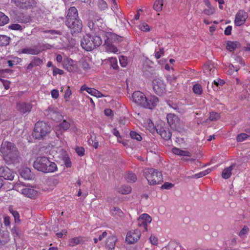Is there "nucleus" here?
Masks as SVG:
<instances>
[{
  "instance_id": "f257e3e1",
  "label": "nucleus",
  "mask_w": 250,
  "mask_h": 250,
  "mask_svg": "<svg viewBox=\"0 0 250 250\" xmlns=\"http://www.w3.org/2000/svg\"><path fill=\"white\" fill-rule=\"evenodd\" d=\"M0 152L6 164L14 165L20 163V153L13 143L8 141L3 142L0 146Z\"/></svg>"
},
{
  "instance_id": "f03ea898",
  "label": "nucleus",
  "mask_w": 250,
  "mask_h": 250,
  "mask_svg": "<svg viewBox=\"0 0 250 250\" xmlns=\"http://www.w3.org/2000/svg\"><path fill=\"white\" fill-rule=\"evenodd\" d=\"M33 167L38 171L44 173L54 172L57 168L54 162H51L44 156L37 157L33 163Z\"/></svg>"
},
{
  "instance_id": "7ed1b4c3",
  "label": "nucleus",
  "mask_w": 250,
  "mask_h": 250,
  "mask_svg": "<svg viewBox=\"0 0 250 250\" xmlns=\"http://www.w3.org/2000/svg\"><path fill=\"white\" fill-rule=\"evenodd\" d=\"M144 175L150 185L161 184L163 182L162 173L157 169L147 168L145 169Z\"/></svg>"
},
{
  "instance_id": "20e7f679",
  "label": "nucleus",
  "mask_w": 250,
  "mask_h": 250,
  "mask_svg": "<svg viewBox=\"0 0 250 250\" xmlns=\"http://www.w3.org/2000/svg\"><path fill=\"white\" fill-rule=\"evenodd\" d=\"M51 131V127L47 124L43 122H38L35 125L33 137L36 139H41L48 134Z\"/></svg>"
},
{
  "instance_id": "39448f33",
  "label": "nucleus",
  "mask_w": 250,
  "mask_h": 250,
  "mask_svg": "<svg viewBox=\"0 0 250 250\" xmlns=\"http://www.w3.org/2000/svg\"><path fill=\"white\" fill-rule=\"evenodd\" d=\"M66 25L69 28L72 35L81 32L82 29V21L79 19L71 21H65Z\"/></svg>"
},
{
  "instance_id": "423d86ee",
  "label": "nucleus",
  "mask_w": 250,
  "mask_h": 250,
  "mask_svg": "<svg viewBox=\"0 0 250 250\" xmlns=\"http://www.w3.org/2000/svg\"><path fill=\"white\" fill-rule=\"evenodd\" d=\"M152 86L154 92L159 96L166 92V84L160 79H154L152 81Z\"/></svg>"
},
{
  "instance_id": "0eeeda50",
  "label": "nucleus",
  "mask_w": 250,
  "mask_h": 250,
  "mask_svg": "<svg viewBox=\"0 0 250 250\" xmlns=\"http://www.w3.org/2000/svg\"><path fill=\"white\" fill-rule=\"evenodd\" d=\"M91 35L86 34L83 36L81 41V44L82 47L86 51H89L95 48V45L91 42Z\"/></svg>"
},
{
  "instance_id": "6e6552de",
  "label": "nucleus",
  "mask_w": 250,
  "mask_h": 250,
  "mask_svg": "<svg viewBox=\"0 0 250 250\" xmlns=\"http://www.w3.org/2000/svg\"><path fill=\"white\" fill-rule=\"evenodd\" d=\"M141 232L138 229L129 231L126 237V241L128 244H133L136 242L140 238Z\"/></svg>"
},
{
  "instance_id": "1a4fd4ad",
  "label": "nucleus",
  "mask_w": 250,
  "mask_h": 250,
  "mask_svg": "<svg viewBox=\"0 0 250 250\" xmlns=\"http://www.w3.org/2000/svg\"><path fill=\"white\" fill-rule=\"evenodd\" d=\"M0 177L4 180L12 181L14 177V174L7 167H0Z\"/></svg>"
},
{
  "instance_id": "9d476101",
  "label": "nucleus",
  "mask_w": 250,
  "mask_h": 250,
  "mask_svg": "<svg viewBox=\"0 0 250 250\" xmlns=\"http://www.w3.org/2000/svg\"><path fill=\"white\" fill-rule=\"evenodd\" d=\"M146 98V96L145 94L139 91H135L132 94L133 101L143 107L145 105Z\"/></svg>"
},
{
  "instance_id": "9b49d317",
  "label": "nucleus",
  "mask_w": 250,
  "mask_h": 250,
  "mask_svg": "<svg viewBox=\"0 0 250 250\" xmlns=\"http://www.w3.org/2000/svg\"><path fill=\"white\" fill-rule=\"evenodd\" d=\"M248 18V14L243 10H239L235 16V23L237 26L243 24Z\"/></svg>"
},
{
  "instance_id": "f8f14e48",
  "label": "nucleus",
  "mask_w": 250,
  "mask_h": 250,
  "mask_svg": "<svg viewBox=\"0 0 250 250\" xmlns=\"http://www.w3.org/2000/svg\"><path fill=\"white\" fill-rule=\"evenodd\" d=\"M158 98L155 96H150L146 98L145 104L144 107L150 109H153L158 103Z\"/></svg>"
},
{
  "instance_id": "ddd939ff",
  "label": "nucleus",
  "mask_w": 250,
  "mask_h": 250,
  "mask_svg": "<svg viewBox=\"0 0 250 250\" xmlns=\"http://www.w3.org/2000/svg\"><path fill=\"white\" fill-rule=\"evenodd\" d=\"M32 108V105L30 104H27L24 102L17 103V110L21 113H28L30 112Z\"/></svg>"
},
{
  "instance_id": "4468645a",
  "label": "nucleus",
  "mask_w": 250,
  "mask_h": 250,
  "mask_svg": "<svg viewBox=\"0 0 250 250\" xmlns=\"http://www.w3.org/2000/svg\"><path fill=\"white\" fill-rule=\"evenodd\" d=\"M77 19H79L78 10L75 7H72L68 10L65 21H71Z\"/></svg>"
},
{
  "instance_id": "2eb2a0df",
  "label": "nucleus",
  "mask_w": 250,
  "mask_h": 250,
  "mask_svg": "<svg viewBox=\"0 0 250 250\" xmlns=\"http://www.w3.org/2000/svg\"><path fill=\"white\" fill-rule=\"evenodd\" d=\"M17 6L24 8L29 7L34 3V0H12Z\"/></svg>"
},
{
  "instance_id": "dca6fc26",
  "label": "nucleus",
  "mask_w": 250,
  "mask_h": 250,
  "mask_svg": "<svg viewBox=\"0 0 250 250\" xmlns=\"http://www.w3.org/2000/svg\"><path fill=\"white\" fill-rule=\"evenodd\" d=\"M21 193L30 198H35L38 195V192L32 188H25L21 189Z\"/></svg>"
},
{
  "instance_id": "f3484780",
  "label": "nucleus",
  "mask_w": 250,
  "mask_h": 250,
  "mask_svg": "<svg viewBox=\"0 0 250 250\" xmlns=\"http://www.w3.org/2000/svg\"><path fill=\"white\" fill-rule=\"evenodd\" d=\"M156 130L165 140H168L171 138V133L168 128L160 127V128L156 129Z\"/></svg>"
},
{
  "instance_id": "a211bd4d",
  "label": "nucleus",
  "mask_w": 250,
  "mask_h": 250,
  "mask_svg": "<svg viewBox=\"0 0 250 250\" xmlns=\"http://www.w3.org/2000/svg\"><path fill=\"white\" fill-rule=\"evenodd\" d=\"M103 35L104 36L105 43H109L114 42H116V39L118 35L111 32H104Z\"/></svg>"
},
{
  "instance_id": "6ab92c4d",
  "label": "nucleus",
  "mask_w": 250,
  "mask_h": 250,
  "mask_svg": "<svg viewBox=\"0 0 250 250\" xmlns=\"http://www.w3.org/2000/svg\"><path fill=\"white\" fill-rule=\"evenodd\" d=\"M117 240V239L115 236L113 235L109 236L105 243L106 249L108 250H114Z\"/></svg>"
},
{
  "instance_id": "aec40b11",
  "label": "nucleus",
  "mask_w": 250,
  "mask_h": 250,
  "mask_svg": "<svg viewBox=\"0 0 250 250\" xmlns=\"http://www.w3.org/2000/svg\"><path fill=\"white\" fill-rule=\"evenodd\" d=\"M9 240V233L7 230L0 231V246L5 245Z\"/></svg>"
},
{
  "instance_id": "412c9836",
  "label": "nucleus",
  "mask_w": 250,
  "mask_h": 250,
  "mask_svg": "<svg viewBox=\"0 0 250 250\" xmlns=\"http://www.w3.org/2000/svg\"><path fill=\"white\" fill-rule=\"evenodd\" d=\"M84 241V238L82 236L72 238L69 240L68 246L73 247L77 245L83 244Z\"/></svg>"
},
{
  "instance_id": "4be33fe9",
  "label": "nucleus",
  "mask_w": 250,
  "mask_h": 250,
  "mask_svg": "<svg viewBox=\"0 0 250 250\" xmlns=\"http://www.w3.org/2000/svg\"><path fill=\"white\" fill-rule=\"evenodd\" d=\"M236 164H232L230 166L225 168L222 173V177L223 178L227 179H229L231 175L232 170L235 167Z\"/></svg>"
},
{
  "instance_id": "5701e85b",
  "label": "nucleus",
  "mask_w": 250,
  "mask_h": 250,
  "mask_svg": "<svg viewBox=\"0 0 250 250\" xmlns=\"http://www.w3.org/2000/svg\"><path fill=\"white\" fill-rule=\"evenodd\" d=\"M167 123L170 126L174 125L176 126L179 121L178 117L174 114L169 113L167 115Z\"/></svg>"
},
{
  "instance_id": "b1692460",
  "label": "nucleus",
  "mask_w": 250,
  "mask_h": 250,
  "mask_svg": "<svg viewBox=\"0 0 250 250\" xmlns=\"http://www.w3.org/2000/svg\"><path fill=\"white\" fill-rule=\"evenodd\" d=\"M41 52V50L37 47H26L21 50V52L24 54H28L32 55H37Z\"/></svg>"
},
{
  "instance_id": "393cba45",
  "label": "nucleus",
  "mask_w": 250,
  "mask_h": 250,
  "mask_svg": "<svg viewBox=\"0 0 250 250\" xmlns=\"http://www.w3.org/2000/svg\"><path fill=\"white\" fill-rule=\"evenodd\" d=\"M21 176L25 179H30L32 178V174L30 169L28 167H24L20 171Z\"/></svg>"
},
{
  "instance_id": "a878e982",
  "label": "nucleus",
  "mask_w": 250,
  "mask_h": 250,
  "mask_svg": "<svg viewBox=\"0 0 250 250\" xmlns=\"http://www.w3.org/2000/svg\"><path fill=\"white\" fill-rule=\"evenodd\" d=\"M94 21L96 25L98 27L99 30L102 31L104 33V30L105 29L106 26L105 24L103 23V20L98 16H96L94 18Z\"/></svg>"
},
{
  "instance_id": "bb28decb",
  "label": "nucleus",
  "mask_w": 250,
  "mask_h": 250,
  "mask_svg": "<svg viewBox=\"0 0 250 250\" xmlns=\"http://www.w3.org/2000/svg\"><path fill=\"white\" fill-rule=\"evenodd\" d=\"M172 152L176 155L189 157L191 156V153L189 152L188 151L181 150L176 147L172 148Z\"/></svg>"
},
{
  "instance_id": "cd10ccee",
  "label": "nucleus",
  "mask_w": 250,
  "mask_h": 250,
  "mask_svg": "<svg viewBox=\"0 0 250 250\" xmlns=\"http://www.w3.org/2000/svg\"><path fill=\"white\" fill-rule=\"evenodd\" d=\"M203 70L207 75L211 76L214 75L216 72V69L212 65H206L204 66Z\"/></svg>"
},
{
  "instance_id": "c85d7f7f",
  "label": "nucleus",
  "mask_w": 250,
  "mask_h": 250,
  "mask_svg": "<svg viewBox=\"0 0 250 250\" xmlns=\"http://www.w3.org/2000/svg\"><path fill=\"white\" fill-rule=\"evenodd\" d=\"M240 45L238 42H228L227 43V48L230 51L234 50L237 47Z\"/></svg>"
},
{
  "instance_id": "c756f323",
  "label": "nucleus",
  "mask_w": 250,
  "mask_h": 250,
  "mask_svg": "<svg viewBox=\"0 0 250 250\" xmlns=\"http://www.w3.org/2000/svg\"><path fill=\"white\" fill-rule=\"evenodd\" d=\"M10 38L5 35H0V46H5L9 43Z\"/></svg>"
},
{
  "instance_id": "7c9ffc66",
  "label": "nucleus",
  "mask_w": 250,
  "mask_h": 250,
  "mask_svg": "<svg viewBox=\"0 0 250 250\" xmlns=\"http://www.w3.org/2000/svg\"><path fill=\"white\" fill-rule=\"evenodd\" d=\"M91 42H93L94 45H95V48L99 46L102 43V40L100 36H91Z\"/></svg>"
},
{
  "instance_id": "2f4dec72",
  "label": "nucleus",
  "mask_w": 250,
  "mask_h": 250,
  "mask_svg": "<svg viewBox=\"0 0 250 250\" xmlns=\"http://www.w3.org/2000/svg\"><path fill=\"white\" fill-rule=\"evenodd\" d=\"M131 191V188L129 186H122L119 189V192L123 194H127Z\"/></svg>"
},
{
  "instance_id": "473e14b6",
  "label": "nucleus",
  "mask_w": 250,
  "mask_h": 250,
  "mask_svg": "<svg viewBox=\"0 0 250 250\" xmlns=\"http://www.w3.org/2000/svg\"><path fill=\"white\" fill-rule=\"evenodd\" d=\"M9 20L8 17L3 13L0 11V26H3L7 24Z\"/></svg>"
},
{
  "instance_id": "72a5a7b5",
  "label": "nucleus",
  "mask_w": 250,
  "mask_h": 250,
  "mask_svg": "<svg viewBox=\"0 0 250 250\" xmlns=\"http://www.w3.org/2000/svg\"><path fill=\"white\" fill-rule=\"evenodd\" d=\"M163 5V0H156L153 5V8L156 11H161Z\"/></svg>"
},
{
  "instance_id": "f704fd0d",
  "label": "nucleus",
  "mask_w": 250,
  "mask_h": 250,
  "mask_svg": "<svg viewBox=\"0 0 250 250\" xmlns=\"http://www.w3.org/2000/svg\"><path fill=\"white\" fill-rule=\"evenodd\" d=\"M70 127V124L69 123L66 122L65 120H63V122L60 124V125L56 127V130L57 128H59L61 131H66Z\"/></svg>"
},
{
  "instance_id": "c9c22d12",
  "label": "nucleus",
  "mask_w": 250,
  "mask_h": 250,
  "mask_svg": "<svg viewBox=\"0 0 250 250\" xmlns=\"http://www.w3.org/2000/svg\"><path fill=\"white\" fill-rule=\"evenodd\" d=\"M104 45H106V50L108 52L116 53L118 51L117 47L115 46L112 45L111 43H104Z\"/></svg>"
},
{
  "instance_id": "e433bc0d",
  "label": "nucleus",
  "mask_w": 250,
  "mask_h": 250,
  "mask_svg": "<svg viewBox=\"0 0 250 250\" xmlns=\"http://www.w3.org/2000/svg\"><path fill=\"white\" fill-rule=\"evenodd\" d=\"M88 93L90 94L91 95L96 97L97 98L102 97L104 95L99 91L94 89L90 88V89H88Z\"/></svg>"
},
{
  "instance_id": "4c0bfd02",
  "label": "nucleus",
  "mask_w": 250,
  "mask_h": 250,
  "mask_svg": "<svg viewBox=\"0 0 250 250\" xmlns=\"http://www.w3.org/2000/svg\"><path fill=\"white\" fill-rule=\"evenodd\" d=\"M211 170L210 168H208L202 172H199L197 174H196L194 175H193L191 178H199L200 177H202L208 174L209 173L211 172Z\"/></svg>"
},
{
  "instance_id": "58836bf2",
  "label": "nucleus",
  "mask_w": 250,
  "mask_h": 250,
  "mask_svg": "<svg viewBox=\"0 0 250 250\" xmlns=\"http://www.w3.org/2000/svg\"><path fill=\"white\" fill-rule=\"evenodd\" d=\"M126 179L128 182L134 183L137 180V176L134 173L129 172L127 173Z\"/></svg>"
},
{
  "instance_id": "ea45409f",
  "label": "nucleus",
  "mask_w": 250,
  "mask_h": 250,
  "mask_svg": "<svg viewBox=\"0 0 250 250\" xmlns=\"http://www.w3.org/2000/svg\"><path fill=\"white\" fill-rule=\"evenodd\" d=\"M192 90L194 93L197 95H201L203 92V89L201 85L198 83L193 85Z\"/></svg>"
},
{
  "instance_id": "a19ab883",
  "label": "nucleus",
  "mask_w": 250,
  "mask_h": 250,
  "mask_svg": "<svg viewBox=\"0 0 250 250\" xmlns=\"http://www.w3.org/2000/svg\"><path fill=\"white\" fill-rule=\"evenodd\" d=\"M220 117L219 114L215 112H211L209 113L208 119L210 121H216L220 119Z\"/></svg>"
},
{
  "instance_id": "79ce46f5",
  "label": "nucleus",
  "mask_w": 250,
  "mask_h": 250,
  "mask_svg": "<svg viewBox=\"0 0 250 250\" xmlns=\"http://www.w3.org/2000/svg\"><path fill=\"white\" fill-rule=\"evenodd\" d=\"M249 137V136L246 133H240L237 136L236 140L238 142H242L246 140Z\"/></svg>"
},
{
  "instance_id": "37998d69",
  "label": "nucleus",
  "mask_w": 250,
  "mask_h": 250,
  "mask_svg": "<svg viewBox=\"0 0 250 250\" xmlns=\"http://www.w3.org/2000/svg\"><path fill=\"white\" fill-rule=\"evenodd\" d=\"M130 136L132 139H135L138 141H140L142 139L141 136L136 131H130Z\"/></svg>"
},
{
  "instance_id": "c03bdc74",
  "label": "nucleus",
  "mask_w": 250,
  "mask_h": 250,
  "mask_svg": "<svg viewBox=\"0 0 250 250\" xmlns=\"http://www.w3.org/2000/svg\"><path fill=\"white\" fill-rule=\"evenodd\" d=\"M139 218H141L143 221H144L147 224L150 223L152 220L151 217L146 213L142 214L140 216Z\"/></svg>"
},
{
  "instance_id": "a18cd8bd",
  "label": "nucleus",
  "mask_w": 250,
  "mask_h": 250,
  "mask_svg": "<svg viewBox=\"0 0 250 250\" xmlns=\"http://www.w3.org/2000/svg\"><path fill=\"white\" fill-rule=\"evenodd\" d=\"M13 72V70L10 69H3L0 70V77H6V73L11 74ZM1 80V79H0Z\"/></svg>"
},
{
  "instance_id": "49530a36",
  "label": "nucleus",
  "mask_w": 250,
  "mask_h": 250,
  "mask_svg": "<svg viewBox=\"0 0 250 250\" xmlns=\"http://www.w3.org/2000/svg\"><path fill=\"white\" fill-rule=\"evenodd\" d=\"M109 62L113 69H116L118 67L117 60L115 58L111 57L109 59Z\"/></svg>"
},
{
  "instance_id": "de8ad7c7",
  "label": "nucleus",
  "mask_w": 250,
  "mask_h": 250,
  "mask_svg": "<svg viewBox=\"0 0 250 250\" xmlns=\"http://www.w3.org/2000/svg\"><path fill=\"white\" fill-rule=\"evenodd\" d=\"M138 225L139 227H143L145 230H147V224L144 221H143L141 218H139L138 219Z\"/></svg>"
},
{
  "instance_id": "09e8293b",
  "label": "nucleus",
  "mask_w": 250,
  "mask_h": 250,
  "mask_svg": "<svg viewBox=\"0 0 250 250\" xmlns=\"http://www.w3.org/2000/svg\"><path fill=\"white\" fill-rule=\"evenodd\" d=\"M33 65L35 66H39L42 63V61L41 59L37 57H34V59L31 61Z\"/></svg>"
},
{
  "instance_id": "8fccbe9b",
  "label": "nucleus",
  "mask_w": 250,
  "mask_h": 250,
  "mask_svg": "<svg viewBox=\"0 0 250 250\" xmlns=\"http://www.w3.org/2000/svg\"><path fill=\"white\" fill-rule=\"evenodd\" d=\"M88 142L89 145H91L95 148H97L99 146L98 142L95 139L93 140L92 138H90L88 140Z\"/></svg>"
},
{
  "instance_id": "3c124183",
  "label": "nucleus",
  "mask_w": 250,
  "mask_h": 250,
  "mask_svg": "<svg viewBox=\"0 0 250 250\" xmlns=\"http://www.w3.org/2000/svg\"><path fill=\"white\" fill-rule=\"evenodd\" d=\"M11 233L14 237L19 236L21 234V231L17 227H14L11 229Z\"/></svg>"
},
{
  "instance_id": "603ef678",
  "label": "nucleus",
  "mask_w": 250,
  "mask_h": 250,
  "mask_svg": "<svg viewBox=\"0 0 250 250\" xmlns=\"http://www.w3.org/2000/svg\"><path fill=\"white\" fill-rule=\"evenodd\" d=\"M204 13L207 15H212L214 13V8L211 6H208V9L204 10Z\"/></svg>"
},
{
  "instance_id": "864d4df0",
  "label": "nucleus",
  "mask_w": 250,
  "mask_h": 250,
  "mask_svg": "<svg viewBox=\"0 0 250 250\" xmlns=\"http://www.w3.org/2000/svg\"><path fill=\"white\" fill-rule=\"evenodd\" d=\"M9 28L15 30H21L22 29V26L18 23H13L9 26Z\"/></svg>"
},
{
  "instance_id": "5fc2aeb1",
  "label": "nucleus",
  "mask_w": 250,
  "mask_h": 250,
  "mask_svg": "<svg viewBox=\"0 0 250 250\" xmlns=\"http://www.w3.org/2000/svg\"><path fill=\"white\" fill-rule=\"evenodd\" d=\"M9 210L14 216L15 222H16L17 221H20V215L19 213L17 211L14 210L12 208L10 209Z\"/></svg>"
},
{
  "instance_id": "6e6d98bb",
  "label": "nucleus",
  "mask_w": 250,
  "mask_h": 250,
  "mask_svg": "<svg viewBox=\"0 0 250 250\" xmlns=\"http://www.w3.org/2000/svg\"><path fill=\"white\" fill-rule=\"evenodd\" d=\"M82 67L85 70H88L90 69L89 64L85 60H82L81 62Z\"/></svg>"
},
{
  "instance_id": "4d7b16f0",
  "label": "nucleus",
  "mask_w": 250,
  "mask_h": 250,
  "mask_svg": "<svg viewBox=\"0 0 250 250\" xmlns=\"http://www.w3.org/2000/svg\"><path fill=\"white\" fill-rule=\"evenodd\" d=\"M174 185L172 183H169L168 182L165 183L161 187V188L162 189H169L173 187Z\"/></svg>"
},
{
  "instance_id": "13d9d810",
  "label": "nucleus",
  "mask_w": 250,
  "mask_h": 250,
  "mask_svg": "<svg viewBox=\"0 0 250 250\" xmlns=\"http://www.w3.org/2000/svg\"><path fill=\"white\" fill-rule=\"evenodd\" d=\"M249 228L247 226H244L243 228L240 231V232L239 233V235L240 237H242L244 235H245L246 233H247L249 231Z\"/></svg>"
},
{
  "instance_id": "bf43d9fd",
  "label": "nucleus",
  "mask_w": 250,
  "mask_h": 250,
  "mask_svg": "<svg viewBox=\"0 0 250 250\" xmlns=\"http://www.w3.org/2000/svg\"><path fill=\"white\" fill-rule=\"evenodd\" d=\"M119 61L121 65L123 67H125L127 65V59L124 56H121L119 58Z\"/></svg>"
},
{
  "instance_id": "052dcab7",
  "label": "nucleus",
  "mask_w": 250,
  "mask_h": 250,
  "mask_svg": "<svg viewBox=\"0 0 250 250\" xmlns=\"http://www.w3.org/2000/svg\"><path fill=\"white\" fill-rule=\"evenodd\" d=\"M140 29L143 31H148L150 30L149 26L146 23L140 24Z\"/></svg>"
},
{
  "instance_id": "680f3d73",
  "label": "nucleus",
  "mask_w": 250,
  "mask_h": 250,
  "mask_svg": "<svg viewBox=\"0 0 250 250\" xmlns=\"http://www.w3.org/2000/svg\"><path fill=\"white\" fill-rule=\"evenodd\" d=\"M71 95V92L70 90V87L69 86L67 87L66 90L65 92L64 98L66 101H68L69 97Z\"/></svg>"
},
{
  "instance_id": "e2e57ef3",
  "label": "nucleus",
  "mask_w": 250,
  "mask_h": 250,
  "mask_svg": "<svg viewBox=\"0 0 250 250\" xmlns=\"http://www.w3.org/2000/svg\"><path fill=\"white\" fill-rule=\"evenodd\" d=\"M87 26L90 28V30H95L96 23L95 22H93V21L89 20L87 22Z\"/></svg>"
},
{
  "instance_id": "0e129e2a",
  "label": "nucleus",
  "mask_w": 250,
  "mask_h": 250,
  "mask_svg": "<svg viewBox=\"0 0 250 250\" xmlns=\"http://www.w3.org/2000/svg\"><path fill=\"white\" fill-rule=\"evenodd\" d=\"M76 151L79 156H82L84 154V149L82 147H77Z\"/></svg>"
},
{
  "instance_id": "69168bd1",
  "label": "nucleus",
  "mask_w": 250,
  "mask_h": 250,
  "mask_svg": "<svg viewBox=\"0 0 250 250\" xmlns=\"http://www.w3.org/2000/svg\"><path fill=\"white\" fill-rule=\"evenodd\" d=\"M150 241L151 243L154 245H157L158 244V239L156 237L151 235L150 237Z\"/></svg>"
},
{
  "instance_id": "338daca9",
  "label": "nucleus",
  "mask_w": 250,
  "mask_h": 250,
  "mask_svg": "<svg viewBox=\"0 0 250 250\" xmlns=\"http://www.w3.org/2000/svg\"><path fill=\"white\" fill-rule=\"evenodd\" d=\"M51 96L53 98L57 99L59 96V91L56 89H53L51 92Z\"/></svg>"
},
{
  "instance_id": "774afa93",
  "label": "nucleus",
  "mask_w": 250,
  "mask_h": 250,
  "mask_svg": "<svg viewBox=\"0 0 250 250\" xmlns=\"http://www.w3.org/2000/svg\"><path fill=\"white\" fill-rule=\"evenodd\" d=\"M231 30L232 27L231 26H227L224 31V34L227 36L230 35L231 34Z\"/></svg>"
}]
</instances>
